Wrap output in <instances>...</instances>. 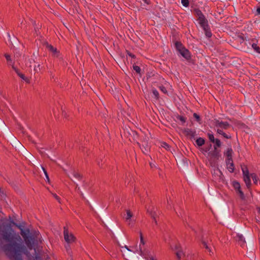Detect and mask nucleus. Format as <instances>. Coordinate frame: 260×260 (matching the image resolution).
Here are the masks:
<instances>
[{"label": "nucleus", "instance_id": "obj_1", "mask_svg": "<svg viewBox=\"0 0 260 260\" xmlns=\"http://www.w3.org/2000/svg\"><path fill=\"white\" fill-rule=\"evenodd\" d=\"M21 235L24 238L26 245L29 248H31L32 245L38 244L40 241L38 240L37 237H35L34 235H29V232L28 230L22 231Z\"/></svg>", "mask_w": 260, "mask_h": 260}, {"label": "nucleus", "instance_id": "obj_2", "mask_svg": "<svg viewBox=\"0 0 260 260\" xmlns=\"http://www.w3.org/2000/svg\"><path fill=\"white\" fill-rule=\"evenodd\" d=\"M175 47L179 54L186 60L190 61L191 60L192 56L190 51L186 48L180 42H176L175 44Z\"/></svg>", "mask_w": 260, "mask_h": 260}, {"label": "nucleus", "instance_id": "obj_3", "mask_svg": "<svg viewBox=\"0 0 260 260\" xmlns=\"http://www.w3.org/2000/svg\"><path fill=\"white\" fill-rule=\"evenodd\" d=\"M243 173V180L248 188L251 186V174L249 173L248 169L246 166L242 168Z\"/></svg>", "mask_w": 260, "mask_h": 260}, {"label": "nucleus", "instance_id": "obj_4", "mask_svg": "<svg viewBox=\"0 0 260 260\" xmlns=\"http://www.w3.org/2000/svg\"><path fill=\"white\" fill-rule=\"evenodd\" d=\"M195 12L196 15L198 17V20L199 21V23L203 27V28L208 26L209 25L208 23V20L205 18L203 13L201 12V11L199 10H196Z\"/></svg>", "mask_w": 260, "mask_h": 260}, {"label": "nucleus", "instance_id": "obj_5", "mask_svg": "<svg viewBox=\"0 0 260 260\" xmlns=\"http://www.w3.org/2000/svg\"><path fill=\"white\" fill-rule=\"evenodd\" d=\"M63 237L68 244H73L76 242V238L74 234L67 229H64Z\"/></svg>", "mask_w": 260, "mask_h": 260}, {"label": "nucleus", "instance_id": "obj_6", "mask_svg": "<svg viewBox=\"0 0 260 260\" xmlns=\"http://www.w3.org/2000/svg\"><path fill=\"white\" fill-rule=\"evenodd\" d=\"M125 221L128 225H131L134 222V214L130 209H127L125 210Z\"/></svg>", "mask_w": 260, "mask_h": 260}, {"label": "nucleus", "instance_id": "obj_7", "mask_svg": "<svg viewBox=\"0 0 260 260\" xmlns=\"http://www.w3.org/2000/svg\"><path fill=\"white\" fill-rule=\"evenodd\" d=\"M233 186L237 191V193L240 196V198L244 200L245 199V196L243 192L241 190L240 183L238 181H234L233 182Z\"/></svg>", "mask_w": 260, "mask_h": 260}, {"label": "nucleus", "instance_id": "obj_8", "mask_svg": "<svg viewBox=\"0 0 260 260\" xmlns=\"http://www.w3.org/2000/svg\"><path fill=\"white\" fill-rule=\"evenodd\" d=\"M233 151L232 148H228L224 152V155L226 157V160H233L232 159V154Z\"/></svg>", "mask_w": 260, "mask_h": 260}, {"label": "nucleus", "instance_id": "obj_9", "mask_svg": "<svg viewBox=\"0 0 260 260\" xmlns=\"http://www.w3.org/2000/svg\"><path fill=\"white\" fill-rule=\"evenodd\" d=\"M216 125L217 127H220L223 129H227L229 126L230 124L227 122H217L216 123Z\"/></svg>", "mask_w": 260, "mask_h": 260}, {"label": "nucleus", "instance_id": "obj_10", "mask_svg": "<svg viewBox=\"0 0 260 260\" xmlns=\"http://www.w3.org/2000/svg\"><path fill=\"white\" fill-rule=\"evenodd\" d=\"M227 168L228 170L232 173L234 171V165L233 160H226Z\"/></svg>", "mask_w": 260, "mask_h": 260}, {"label": "nucleus", "instance_id": "obj_11", "mask_svg": "<svg viewBox=\"0 0 260 260\" xmlns=\"http://www.w3.org/2000/svg\"><path fill=\"white\" fill-rule=\"evenodd\" d=\"M208 155L211 158H218L219 156V152L216 150V146H214V151L213 152H210L208 153Z\"/></svg>", "mask_w": 260, "mask_h": 260}, {"label": "nucleus", "instance_id": "obj_12", "mask_svg": "<svg viewBox=\"0 0 260 260\" xmlns=\"http://www.w3.org/2000/svg\"><path fill=\"white\" fill-rule=\"evenodd\" d=\"M170 248L172 251L175 252V253L182 248L181 245L177 243L170 245Z\"/></svg>", "mask_w": 260, "mask_h": 260}, {"label": "nucleus", "instance_id": "obj_13", "mask_svg": "<svg viewBox=\"0 0 260 260\" xmlns=\"http://www.w3.org/2000/svg\"><path fill=\"white\" fill-rule=\"evenodd\" d=\"M48 49L51 51L53 55L57 56L59 54V51L57 50V48L54 47L53 46L51 45H48L47 46Z\"/></svg>", "mask_w": 260, "mask_h": 260}, {"label": "nucleus", "instance_id": "obj_14", "mask_svg": "<svg viewBox=\"0 0 260 260\" xmlns=\"http://www.w3.org/2000/svg\"><path fill=\"white\" fill-rule=\"evenodd\" d=\"M14 232L12 231H11L8 233H6L4 235V239L10 241L12 239L14 236Z\"/></svg>", "mask_w": 260, "mask_h": 260}, {"label": "nucleus", "instance_id": "obj_15", "mask_svg": "<svg viewBox=\"0 0 260 260\" xmlns=\"http://www.w3.org/2000/svg\"><path fill=\"white\" fill-rule=\"evenodd\" d=\"M175 254L178 260H180L182 257L185 256V254L182 248L181 250H179V251H176L175 252Z\"/></svg>", "mask_w": 260, "mask_h": 260}, {"label": "nucleus", "instance_id": "obj_16", "mask_svg": "<svg viewBox=\"0 0 260 260\" xmlns=\"http://www.w3.org/2000/svg\"><path fill=\"white\" fill-rule=\"evenodd\" d=\"M184 133L186 136H190V137H193L195 135V132L190 129H185L184 130Z\"/></svg>", "mask_w": 260, "mask_h": 260}, {"label": "nucleus", "instance_id": "obj_17", "mask_svg": "<svg viewBox=\"0 0 260 260\" xmlns=\"http://www.w3.org/2000/svg\"><path fill=\"white\" fill-rule=\"evenodd\" d=\"M203 29L205 31V34L207 37L211 38L212 37V32L210 29L209 26L203 28Z\"/></svg>", "mask_w": 260, "mask_h": 260}, {"label": "nucleus", "instance_id": "obj_18", "mask_svg": "<svg viewBox=\"0 0 260 260\" xmlns=\"http://www.w3.org/2000/svg\"><path fill=\"white\" fill-rule=\"evenodd\" d=\"M196 143L199 146H201L205 144V140L202 138H199L197 139Z\"/></svg>", "mask_w": 260, "mask_h": 260}, {"label": "nucleus", "instance_id": "obj_19", "mask_svg": "<svg viewBox=\"0 0 260 260\" xmlns=\"http://www.w3.org/2000/svg\"><path fill=\"white\" fill-rule=\"evenodd\" d=\"M18 75L22 79L24 80L25 82H26L27 83L29 82V79L28 78H27L26 77H25L24 76V75H23L21 73H18Z\"/></svg>", "mask_w": 260, "mask_h": 260}, {"label": "nucleus", "instance_id": "obj_20", "mask_svg": "<svg viewBox=\"0 0 260 260\" xmlns=\"http://www.w3.org/2000/svg\"><path fill=\"white\" fill-rule=\"evenodd\" d=\"M252 47L256 52L260 54V48L256 44H253Z\"/></svg>", "mask_w": 260, "mask_h": 260}, {"label": "nucleus", "instance_id": "obj_21", "mask_svg": "<svg viewBox=\"0 0 260 260\" xmlns=\"http://www.w3.org/2000/svg\"><path fill=\"white\" fill-rule=\"evenodd\" d=\"M251 177L254 183L256 184L258 181V178L256 175L254 174H251Z\"/></svg>", "mask_w": 260, "mask_h": 260}, {"label": "nucleus", "instance_id": "obj_22", "mask_svg": "<svg viewBox=\"0 0 260 260\" xmlns=\"http://www.w3.org/2000/svg\"><path fill=\"white\" fill-rule=\"evenodd\" d=\"M208 137H209V140L213 143H214L216 139H215L214 137V136L211 134H208Z\"/></svg>", "mask_w": 260, "mask_h": 260}, {"label": "nucleus", "instance_id": "obj_23", "mask_svg": "<svg viewBox=\"0 0 260 260\" xmlns=\"http://www.w3.org/2000/svg\"><path fill=\"white\" fill-rule=\"evenodd\" d=\"M214 143H215V145L214 146H216V148L221 146V142L219 140L216 139Z\"/></svg>", "mask_w": 260, "mask_h": 260}, {"label": "nucleus", "instance_id": "obj_24", "mask_svg": "<svg viewBox=\"0 0 260 260\" xmlns=\"http://www.w3.org/2000/svg\"><path fill=\"white\" fill-rule=\"evenodd\" d=\"M181 3L185 7H188L189 5L188 0H181Z\"/></svg>", "mask_w": 260, "mask_h": 260}, {"label": "nucleus", "instance_id": "obj_25", "mask_svg": "<svg viewBox=\"0 0 260 260\" xmlns=\"http://www.w3.org/2000/svg\"><path fill=\"white\" fill-rule=\"evenodd\" d=\"M134 70L138 74L140 73L141 69L139 67L137 66H133Z\"/></svg>", "mask_w": 260, "mask_h": 260}, {"label": "nucleus", "instance_id": "obj_26", "mask_svg": "<svg viewBox=\"0 0 260 260\" xmlns=\"http://www.w3.org/2000/svg\"><path fill=\"white\" fill-rule=\"evenodd\" d=\"M177 118L179 119L183 123H185L186 121L185 118L182 116L178 115L177 116Z\"/></svg>", "mask_w": 260, "mask_h": 260}, {"label": "nucleus", "instance_id": "obj_27", "mask_svg": "<svg viewBox=\"0 0 260 260\" xmlns=\"http://www.w3.org/2000/svg\"><path fill=\"white\" fill-rule=\"evenodd\" d=\"M145 241L142 234L140 235V246L145 245Z\"/></svg>", "mask_w": 260, "mask_h": 260}, {"label": "nucleus", "instance_id": "obj_28", "mask_svg": "<svg viewBox=\"0 0 260 260\" xmlns=\"http://www.w3.org/2000/svg\"><path fill=\"white\" fill-rule=\"evenodd\" d=\"M73 175L75 177V178H76L80 179L81 178V175L77 172H74L73 173Z\"/></svg>", "mask_w": 260, "mask_h": 260}, {"label": "nucleus", "instance_id": "obj_29", "mask_svg": "<svg viewBox=\"0 0 260 260\" xmlns=\"http://www.w3.org/2000/svg\"><path fill=\"white\" fill-rule=\"evenodd\" d=\"M40 65L39 64H35L34 66V70L35 71H39L40 69Z\"/></svg>", "mask_w": 260, "mask_h": 260}, {"label": "nucleus", "instance_id": "obj_30", "mask_svg": "<svg viewBox=\"0 0 260 260\" xmlns=\"http://www.w3.org/2000/svg\"><path fill=\"white\" fill-rule=\"evenodd\" d=\"M153 93L154 94V95H155V96L156 98H158V92L156 90H153Z\"/></svg>", "mask_w": 260, "mask_h": 260}, {"label": "nucleus", "instance_id": "obj_31", "mask_svg": "<svg viewBox=\"0 0 260 260\" xmlns=\"http://www.w3.org/2000/svg\"><path fill=\"white\" fill-rule=\"evenodd\" d=\"M193 116L198 121L200 120V116L196 113L193 114Z\"/></svg>", "mask_w": 260, "mask_h": 260}, {"label": "nucleus", "instance_id": "obj_32", "mask_svg": "<svg viewBox=\"0 0 260 260\" xmlns=\"http://www.w3.org/2000/svg\"><path fill=\"white\" fill-rule=\"evenodd\" d=\"M5 56V57H6V59L8 61H11V57H10V56L9 55L6 54Z\"/></svg>", "mask_w": 260, "mask_h": 260}, {"label": "nucleus", "instance_id": "obj_33", "mask_svg": "<svg viewBox=\"0 0 260 260\" xmlns=\"http://www.w3.org/2000/svg\"><path fill=\"white\" fill-rule=\"evenodd\" d=\"M163 147H164L166 149L169 148V146L166 143H164L162 145Z\"/></svg>", "mask_w": 260, "mask_h": 260}, {"label": "nucleus", "instance_id": "obj_34", "mask_svg": "<svg viewBox=\"0 0 260 260\" xmlns=\"http://www.w3.org/2000/svg\"><path fill=\"white\" fill-rule=\"evenodd\" d=\"M222 135L224 137H225V138H227V139H230V138H231V137H230V136H227V135H226L224 133H223V134H222Z\"/></svg>", "mask_w": 260, "mask_h": 260}, {"label": "nucleus", "instance_id": "obj_35", "mask_svg": "<svg viewBox=\"0 0 260 260\" xmlns=\"http://www.w3.org/2000/svg\"><path fill=\"white\" fill-rule=\"evenodd\" d=\"M161 90L163 92L167 93V89L164 87H161Z\"/></svg>", "mask_w": 260, "mask_h": 260}, {"label": "nucleus", "instance_id": "obj_36", "mask_svg": "<svg viewBox=\"0 0 260 260\" xmlns=\"http://www.w3.org/2000/svg\"><path fill=\"white\" fill-rule=\"evenodd\" d=\"M217 133H218L219 134H220V135H222V134L224 133L221 130L219 129H218L217 130Z\"/></svg>", "mask_w": 260, "mask_h": 260}, {"label": "nucleus", "instance_id": "obj_37", "mask_svg": "<svg viewBox=\"0 0 260 260\" xmlns=\"http://www.w3.org/2000/svg\"><path fill=\"white\" fill-rule=\"evenodd\" d=\"M203 244H204V245L205 246L206 249H209V247L208 246H207V244L205 243V242H203Z\"/></svg>", "mask_w": 260, "mask_h": 260}, {"label": "nucleus", "instance_id": "obj_38", "mask_svg": "<svg viewBox=\"0 0 260 260\" xmlns=\"http://www.w3.org/2000/svg\"><path fill=\"white\" fill-rule=\"evenodd\" d=\"M145 3L147 4V5L150 4V2L149 0H143Z\"/></svg>", "mask_w": 260, "mask_h": 260}, {"label": "nucleus", "instance_id": "obj_39", "mask_svg": "<svg viewBox=\"0 0 260 260\" xmlns=\"http://www.w3.org/2000/svg\"><path fill=\"white\" fill-rule=\"evenodd\" d=\"M256 12L257 14H260V7L256 9Z\"/></svg>", "mask_w": 260, "mask_h": 260}, {"label": "nucleus", "instance_id": "obj_40", "mask_svg": "<svg viewBox=\"0 0 260 260\" xmlns=\"http://www.w3.org/2000/svg\"><path fill=\"white\" fill-rule=\"evenodd\" d=\"M125 249H126L128 251H130V252H131V250L129 249H128V248L126 246H125Z\"/></svg>", "mask_w": 260, "mask_h": 260}, {"label": "nucleus", "instance_id": "obj_41", "mask_svg": "<svg viewBox=\"0 0 260 260\" xmlns=\"http://www.w3.org/2000/svg\"><path fill=\"white\" fill-rule=\"evenodd\" d=\"M258 212L260 214V208H257Z\"/></svg>", "mask_w": 260, "mask_h": 260}, {"label": "nucleus", "instance_id": "obj_42", "mask_svg": "<svg viewBox=\"0 0 260 260\" xmlns=\"http://www.w3.org/2000/svg\"><path fill=\"white\" fill-rule=\"evenodd\" d=\"M208 150V149L204 150V151H205V152H207Z\"/></svg>", "mask_w": 260, "mask_h": 260}, {"label": "nucleus", "instance_id": "obj_43", "mask_svg": "<svg viewBox=\"0 0 260 260\" xmlns=\"http://www.w3.org/2000/svg\"><path fill=\"white\" fill-rule=\"evenodd\" d=\"M152 260H154L153 258H152Z\"/></svg>", "mask_w": 260, "mask_h": 260}]
</instances>
